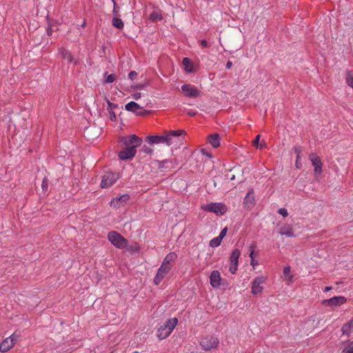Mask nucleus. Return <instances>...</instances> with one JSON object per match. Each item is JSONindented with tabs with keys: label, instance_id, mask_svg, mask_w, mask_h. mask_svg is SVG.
<instances>
[{
	"label": "nucleus",
	"instance_id": "052dcab7",
	"mask_svg": "<svg viewBox=\"0 0 353 353\" xmlns=\"http://www.w3.org/2000/svg\"><path fill=\"white\" fill-rule=\"evenodd\" d=\"M133 353H138L137 351L134 352Z\"/></svg>",
	"mask_w": 353,
	"mask_h": 353
},
{
	"label": "nucleus",
	"instance_id": "2f4dec72",
	"mask_svg": "<svg viewBox=\"0 0 353 353\" xmlns=\"http://www.w3.org/2000/svg\"><path fill=\"white\" fill-rule=\"evenodd\" d=\"M106 101L108 103V108H107L108 111L114 110V109L118 108L117 104L110 102L108 99H106Z\"/></svg>",
	"mask_w": 353,
	"mask_h": 353
},
{
	"label": "nucleus",
	"instance_id": "603ef678",
	"mask_svg": "<svg viewBox=\"0 0 353 353\" xmlns=\"http://www.w3.org/2000/svg\"><path fill=\"white\" fill-rule=\"evenodd\" d=\"M143 150H144V152H147V153H150V152H152L151 149H150V148H144V149H143Z\"/></svg>",
	"mask_w": 353,
	"mask_h": 353
},
{
	"label": "nucleus",
	"instance_id": "1a4fd4ad",
	"mask_svg": "<svg viewBox=\"0 0 353 353\" xmlns=\"http://www.w3.org/2000/svg\"><path fill=\"white\" fill-rule=\"evenodd\" d=\"M119 179L116 173L107 172L102 176L101 186L102 188H108L112 185Z\"/></svg>",
	"mask_w": 353,
	"mask_h": 353
},
{
	"label": "nucleus",
	"instance_id": "58836bf2",
	"mask_svg": "<svg viewBox=\"0 0 353 353\" xmlns=\"http://www.w3.org/2000/svg\"><path fill=\"white\" fill-rule=\"evenodd\" d=\"M137 73L135 72V71H131L129 74H128V77L129 79H130L131 80H134L137 78Z\"/></svg>",
	"mask_w": 353,
	"mask_h": 353
},
{
	"label": "nucleus",
	"instance_id": "bb28decb",
	"mask_svg": "<svg viewBox=\"0 0 353 353\" xmlns=\"http://www.w3.org/2000/svg\"><path fill=\"white\" fill-rule=\"evenodd\" d=\"M171 162L169 160H164L162 161H157V164L160 169H169L171 166L169 165Z\"/></svg>",
	"mask_w": 353,
	"mask_h": 353
},
{
	"label": "nucleus",
	"instance_id": "423d86ee",
	"mask_svg": "<svg viewBox=\"0 0 353 353\" xmlns=\"http://www.w3.org/2000/svg\"><path fill=\"white\" fill-rule=\"evenodd\" d=\"M202 209L207 212H214L216 215H223L227 212L226 206L221 203H211L202 206Z\"/></svg>",
	"mask_w": 353,
	"mask_h": 353
},
{
	"label": "nucleus",
	"instance_id": "f257e3e1",
	"mask_svg": "<svg viewBox=\"0 0 353 353\" xmlns=\"http://www.w3.org/2000/svg\"><path fill=\"white\" fill-rule=\"evenodd\" d=\"M121 142L125 146L118 154L121 160L132 159L137 153V148L142 143V139L135 134L124 137L121 139Z\"/></svg>",
	"mask_w": 353,
	"mask_h": 353
},
{
	"label": "nucleus",
	"instance_id": "a211bd4d",
	"mask_svg": "<svg viewBox=\"0 0 353 353\" xmlns=\"http://www.w3.org/2000/svg\"><path fill=\"white\" fill-rule=\"evenodd\" d=\"M341 331L343 335L349 336L353 332V316L343 325Z\"/></svg>",
	"mask_w": 353,
	"mask_h": 353
},
{
	"label": "nucleus",
	"instance_id": "7ed1b4c3",
	"mask_svg": "<svg viewBox=\"0 0 353 353\" xmlns=\"http://www.w3.org/2000/svg\"><path fill=\"white\" fill-rule=\"evenodd\" d=\"M310 161L313 166V179L312 181V189L317 190L318 187L323 178V163L321 159L316 154H310Z\"/></svg>",
	"mask_w": 353,
	"mask_h": 353
},
{
	"label": "nucleus",
	"instance_id": "5fc2aeb1",
	"mask_svg": "<svg viewBox=\"0 0 353 353\" xmlns=\"http://www.w3.org/2000/svg\"><path fill=\"white\" fill-rule=\"evenodd\" d=\"M188 115L192 117V116H194L195 115V112H188Z\"/></svg>",
	"mask_w": 353,
	"mask_h": 353
},
{
	"label": "nucleus",
	"instance_id": "a18cd8bd",
	"mask_svg": "<svg viewBox=\"0 0 353 353\" xmlns=\"http://www.w3.org/2000/svg\"><path fill=\"white\" fill-rule=\"evenodd\" d=\"M250 264L253 267V268H255L256 266L259 265V262L257 261H255L254 259H252V260H251Z\"/></svg>",
	"mask_w": 353,
	"mask_h": 353
},
{
	"label": "nucleus",
	"instance_id": "13d9d810",
	"mask_svg": "<svg viewBox=\"0 0 353 353\" xmlns=\"http://www.w3.org/2000/svg\"><path fill=\"white\" fill-rule=\"evenodd\" d=\"M91 129H87L86 133L88 134L89 131H90Z\"/></svg>",
	"mask_w": 353,
	"mask_h": 353
},
{
	"label": "nucleus",
	"instance_id": "4be33fe9",
	"mask_svg": "<svg viewBox=\"0 0 353 353\" xmlns=\"http://www.w3.org/2000/svg\"><path fill=\"white\" fill-rule=\"evenodd\" d=\"M59 53L63 59L68 60L69 62L72 61V57L68 50L64 48H61L59 49Z\"/></svg>",
	"mask_w": 353,
	"mask_h": 353
},
{
	"label": "nucleus",
	"instance_id": "cd10ccee",
	"mask_svg": "<svg viewBox=\"0 0 353 353\" xmlns=\"http://www.w3.org/2000/svg\"><path fill=\"white\" fill-rule=\"evenodd\" d=\"M345 81L347 85L353 89V73L351 71H348L345 74Z\"/></svg>",
	"mask_w": 353,
	"mask_h": 353
},
{
	"label": "nucleus",
	"instance_id": "412c9836",
	"mask_svg": "<svg viewBox=\"0 0 353 353\" xmlns=\"http://www.w3.org/2000/svg\"><path fill=\"white\" fill-rule=\"evenodd\" d=\"M176 259V254H174L173 252H170L165 256L162 264L172 267L171 262L174 261Z\"/></svg>",
	"mask_w": 353,
	"mask_h": 353
},
{
	"label": "nucleus",
	"instance_id": "0eeeda50",
	"mask_svg": "<svg viewBox=\"0 0 353 353\" xmlns=\"http://www.w3.org/2000/svg\"><path fill=\"white\" fill-rule=\"evenodd\" d=\"M219 343V339L212 336L203 337L200 342L202 348L205 350H211L216 347Z\"/></svg>",
	"mask_w": 353,
	"mask_h": 353
},
{
	"label": "nucleus",
	"instance_id": "e433bc0d",
	"mask_svg": "<svg viewBox=\"0 0 353 353\" xmlns=\"http://www.w3.org/2000/svg\"><path fill=\"white\" fill-rule=\"evenodd\" d=\"M227 230H228L227 228H225L219 233V235L218 236L219 237V239L221 240H222L225 237V236L226 235Z\"/></svg>",
	"mask_w": 353,
	"mask_h": 353
},
{
	"label": "nucleus",
	"instance_id": "f03ea898",
	"mask_svg": "<svg viewBox=\"0 0 353 353\" xmlns=\"http://www.w3.org/2000/svg\"><path fill=\"white\" fill-rule=\"evenodd\" d=\"M185 133L183 130H170L163 135H151L147 137L148 142L151 144H163L170 146L179 141V137Z\"/></svg>",
	"mask_w": 353,
	"mask_h": 353
},
{
	"label": "nucleus",
	"instance_id": "f704fd0d",
	"mask_svg": "<svg viewBox=\"0 0 353 353\" xmlns=\"http://www.w3.org/2000/svg\"><path fill=\"white\" fill-rule=\"evenodd\" d=\"M41 188L43 191L46 192L48 188V181L46 178H44L42 181Z\"/></svg>",
	"mask_w": 353,
	"mask_h": 353
},
{
	"label": "nucleus",
	"instance_id": "473e14b6",
	"mask_svg": "<svg viewBox=\"0 0 353 353\" xmlns=\"http://www.w3.org/2000/svg\"><path fill=\"white\" fill-rule=\"evenodd\" d=\"M115 79H116L115 74H111L107 75L105 81L107 83H111L114 82L115 81Z\"/></svg>",
	"mask_w": 353,
	"mask_h": 353
},
{
	"label": "nucleus",
	"instance_id": "a878e982",
	"mask_svg": "<svg viewBox=\"0 0 353 353\" xmlns=\"http://www.w3.org/2000/svg\"><path fill=\"white\" fill-rule=\"evenodd\" d=\"M183 64L185 67V70L188 72H192V61L190 59L185 57L183 59Z\"/></svg>",
	"mask_w": 353,
	"mask_h": 353
},
{
	"label": "nucleus",
	"instance_id": "bf43d9fd",
	"mask_svg": "<svg viewBox=\"0 0 353 353\" xmlns=\"http://www.w3.org/2000/svg\"><path fill=\"white\" fill-rule=\"evenodd\" d=\"M113 12H117V10H116V8H114Z\"/></svg>",
	"mask_w": 353,
	"mask_h": 353
},
{
	"label": "nucleus",
	"instance_id": "4468645a",
	"mask_svg": "<svg viewBox=\"0 0 353 353\" xmlns=\"http://www.w3.org/2000/svg\"><path fill=\"white\" fill-rule=\"evenodd\" d=\"M181 90L186 97L191 98L196 97L199 94V92L196 87L190 84L183 85Z\"/></svg>",
	"mask_w": 353,
	"mask_h": 353
},
{
	"label": "nucleus",
	"instance_id": "6e6552de",
	"mask_svg": "<svg viewBox=\"0 0 353 353\" xmlns=\"http://www.w3.org/2000/svg\"><path fill=\"white\" fill-rule=\"evenodd\" d=\"M347 301V299L343 296H336L328 299H324L322 304L325 307H338L342 305Z\"/></svg>",
	"mask_w": 353,
	"mask_h": 353
},
{
	"label": "nucleus",
	"instance_id": "2eb2a0df",
	"mask_svg": "<svg viewBox=\"0 0 353 353\" xmlns=\"http://www.w3.org/2000/svg\"><path fill=\"white\" fill-rule=\"evenodd\" d=\"M125 108L126 110L132 112L139 115L143 114V112H145V110H143V108L141 107L138 103L134 101H130L125 104Z\"/></svg>",
	"mask_w": 353,
	"mask_h": 353
},
{
	"label": "nucleus",
	"instance_id": "7c9ffc66",
	"mask_svg": "<svg viewBox=\"0 0 353 353\" xmlns=\"http://www.w3.org/2000/svg\"><path fill=\"white\" fill-rule=\"evenodd\" d=\"M221 241L219 236H216L210 241V246L212 248L218 247L221 244Z\"/></svg>",
	"mask_w": 353,
	"mask_h": 353
},
{
	"label": "nucleus",
	"instance_id": "aec40b11",
	"mask_svg": "<svg viewBox=\"0 0 353 353\" xmlns=\"http://www.w3.org/2000/svg\"><path fill=\"white\" fill-rule=\"evenodd\" d=\"M208 142L214 147L218 148L220 145V137L217 134L208 136Z\"/></svg>",
	"mask_w": 353,
	"mask_h": 353
},
{
	"label": "nucleus",
	"instance_id": "79ce46f5",
	"mask_svg": "<svg viewBox=\"0 0 353 353\" xmlns=\"http://www.w3.org/2000/svg\"><path fill=\"white\" fill-rule=\"evenodd\" d=\"M295 152L297 154V159H296V166L297 168H300V163H299V150L296 148L295 149Z\"/></svg>",
	"mask_w": 353,
	"mask_h": 353
},
{
	"label": "nucleus",
	"instance_id": "dca6fc26",
	"mask_svg": "<svg viewBox=\"0 0 353 353\" xmlns=\"http://www.w3.org/2000/svg\"><path fill=\"white\" fill-rule=\"evenodd\" d=\"M221 274L218 270H213L210 276V283L212 287L219 288L221 285Z\"/></svg>",
	"mask_w": 353,
	"mask_h": 353
},
{
	"label": "nucleus",
	"instance_id": "39448f33",
	"mask_svg": "<svg viewBox=\"0 0 353 353\" xmlns=\"http://www.w3.org/2000/svg\"><path fill=\"white\" fill-rule=\"evenodd\" d=\"M108 239L117 248L123 249L127 247V239H125L117 232H110L108 234Z\"/></svg>",
	"mask_w": 353,
	"mask_h": 353
},
{
	"label": "nucleus",
	"instance_id": "f3484780",
	"mask_svg": "<svg viewBox=\"0 0 353 353\" xmlns=\"http://www.w3.org/2000/svg\"><path fill=\"white\" fill-rule=\"evenodd\" d=\"M245 206L250 208L253 206L254 203V196L253 190H250L244 198L243 202Z\"/></svg>",
	"mask_w": 353,
	"mask_h": 353
},
{
	"label": "nucleus",
	"instance_id": "c03bdc74",
	"mask_svg": "<svg viewBox=\"0 0 353 353\" xmlns=\"http://www.w3.org/2000/svg\"><path fill=\"white\" fill-rule=\"evenodd\" d=\"M132 97L134 99L138 100L141 97V92H136L132 95Z\"/></svg>",
	"mask_w": 353,
	"mask_h": 353
},
{
	"label": "nucleus",
	"instance_id": "6ab92c4d",
	"mask_svg": "<svg viewBox=\"0 0 353 353\" xmlns=\"http://www.w3.org/2000/svg\"><path fill=\"white\" fill-rule=\"evenodd\" d=\"M279 232L282 236H286L288 237L294 236L292 229L289 225H284L281 227Z\"/></svg>",
	"mask_w": 353,
	"mask_h": 353
},
{
	"label": "nucleus",
	"instance_id": "4c0bfd02",
	"mask_svg": "<svg viewBox=\"0 0 353 353\" xmlns=\"http://www.w3.org/2000/svg\"><path fill=\"white\" fill-rule=\"evenodd\" d=\"M108 113L110 114V119L112 121H114L117 119L116 114L114 113V110L108 111Z\"/></svg>",
	"mask_w": 353,
	"mask_h": 353
},
{
	"label": "nucleus",
	"instance_id": "3c124183",
	"mask_svg": "<svg viewBox=\"0 0 353 353\" xmlns=\"http://www.w3.org/2000/svg\"><path fill=\"white\" fill-rule=\"evenodd\" d=\"M232 62L230 61H228L227 62V63H226V65H225L226 68L227 69H230L232 68Z\"/></svg>",
	"mask_w": 353,
	"mask_h": 353
},
{
	"label": "nucleus",
	"instance_id": "de8ad7c7",
	"mask_svg": "<svg viewBox=\"0 0 353 353\" xmlns=\"http://www.w3.org/2000/svg\"><path fill=\"white\" fill-rule=\"evenodd\" d=\"M128 199V196L127 195H123L121 196L118 200H117V201H125Z\"/></svg>",
	"mask_w": 353,
	"mask_h": 353
},
{
	"label": "nucleus",
	"instance_id": "37998d69",
	"mask_svg": "<svg viewBox=\"0 0 353 353\" xmlns=\"http://www.w3.org/2000/svg\"><path fill=\"white\" fill-rule=\"evenodd\" d=\"M201 153L208 158H212L211 154L205 149L201 150Z\"/></svg>",
	"mask_w": 353,
	"mask_h": 353
},
{
	"label": "nucleus",
	"instance_id": "393cba45",
	"mask_svg": "<svg viewBox=\"0 0 353 353\" xmlns=\"http://www.w3.org/2000/svg\"><path fill=\"white\" fill-rule=\"evenodd\" d=\"M171 269V266L165 265L163 264H161L160 268L158 270L157 273L161 275L162 276L165 277V276L169 272V271Z\"/></svg>",
	"mask_w": 353,
	"mask_h": 353
},
{
	"label": "nucleus",
	"instance_id": "8fccbe9b",
	"mask_svg": "<svg viewBox=\"0 0 353 353\" xmlns=\"http://www.w3.org/2000/svg\"><path fill=\"white\" fill-rule=\"evenodd\" d=\"M265 147H266V143L265 141H263L261 143L259 144L258 148H260L261 150Z\"/></svg>",
	"mask_w": 353,
	"mask_h": 353
},
{
	"label": "nucleus",
	"instance_id": "f8f14e48",
	"mask_svg": "<svg viewBox=\"0 0 353 353\" xmlns=\"http://www.w3.org/2000/svg\"><path fill=\"white\" fill-rule=\"evenodd\" d=\"M240 255H241V252L238 249H235L234 250H233L231 254V256L230 258V264L229 266V271L232 274H234L237 270L238 261H239V258Z\"/></svg>",
	"mask_w": 353,
	"mask_h": 353
},
{
	"label": "nucleus",
	"instance_id": "20e7f679",
	"mask_svg": "<svg viewBox=\"0 0 353 353\" xmlns=\"http://www.w3.org/2000/svg\"><path fill=\"white\" fill-rule=\"evenodd\" d=\"M178 323L176 318L168 319L164 323L159 324L157 329V336L160 340L165 339L170 335Z\"/></svg>",
	"mask_w": 353,
	"mask_h": 353
},
{
	"label": "nucleus",
	"instance_id": "c756f323",
	"mask_svg": "<svg viewBox=\"0 0 353 353\" xmlns=\"http://www.w3.org/2000/svg\"><path fill=\"white\" fill-rule=\"evenodd\" d=\"M162 16L161 14L158 12H153L150 15V19L152 21H157L161 20Z\"/></svg>",
	"mask_w": 353,
	"mask_h": 353
},
{
	"label": "nucleus",
	"instance_id": "c85d7f7f",
	"mask_svg": "<svg viewBox=\"0 0 353 353\" xmlns=\"http://www.w3.org/2000/svg\"><path fill=\"white\" fill-rule=\"evenodd\" d=\"M112 26L118 29H122L124 26V24L121 19L114 17L112 19Z\"/></svg>",
	"mask_w": 353,
	"mask_h": 353
},
{
	"label": "nucleus",
	"instance_id": "49530a36",
	"mask_svg": "<svg viewBox=\"0 0 353 353\" xmlns=\"http://www.w3.org/2000/svg\"><path fill=\"white\" fill-rule=\"evenodd\" d=\"M201 46H202L203 48H208V47H209L208 43V42H207L205 40H201Z\"/></svg>",
	"mask_w": 353,
	"mask_h": 353
},
{
	"label": "nucleus",
	"instance_id": "9b49d317",
	"mask_svg": "<svg viewBox=\"0 0 353 353\" xmlns=\"http://www.w3.org/2000/svg\"><path fill=\"white\" fill-rule=\"evenodd\" d=\"M18 336L16 333H13L11 336L4 339L0 344V352H6L12 348L17 341Z\"/></svg>",
	"mask_w": 353,
	"mask_h": 353
},
{
	"label": "nucleus",
	"instance_id": "09e8293b",
	"mask_svg": "<svg viewBox=\"0 0 353 353\" xmlns=\"http://www.w3.org/2000/svg\"><path fill=\"white\" fill-rule=\"evenodd\" d=\"M254 246L252 247V250H251L250 253V255L249 256L250 257L251 260H252V259H254Z\"/></svg>",
	"mask_w": 353,
	"mask_h": 353
},
{
	"label": "nucleus",
	"instance_id": "5701e85b",
	"mask_svg": "<svg viewBox=\"0 0 353 353\" xmlns=\"http://www.w3.org/2000/svg\"><path fill=\"white\" fill-rule=\"evenodd\" d=\"M343 353H353V341H347L343 348Z\"/></svg>",
	"mask_w": 353,
	"mask_h": 353
},
{
	"label": "nucleus",
	"instance_id": "c9c22d12",
	"mask_svg": "<svg viewBox=\"0 0 353 353\" xmlns=\"http://www.w3.org/2000/svg\"><path fill=\"white\" fill-rule=\"evenodd\" d=\"M278 212L283 217H286L288 216V210L284 208H279Z\"/></svg>",
	"mask_w": 353,
	"mask_h": 353
},
{
	"label": "nucleus",
	"instance_id": "ea45409f",
	"mask_svg": "<svg viewBox=\"0 0 353 353\" xmlns=\"http://www.w3.org/2000/svg\"><path fill=\"white\" fill-rule=\"evenodd\" d=\"M259 141H260V135L259 134L256 137L255 139L253 141V145L254 146H256V148H259Z\"/></svg>",
	"mask_w": 353,
	"mask_h": 353
},
{
	"label": "nucleus",
	"instance_id": "a19ab883",
	"mask_svg": "<svg viewBox=\"0 0 353 353\" xmlns=\"http://www.w3.org/2000/svg\"><path fill=\"white\" fill-rule=\"evenodd\" d=\"M323 208L320 205L316 206L313 208L312 213L315 214L316 212H319V211H322Z\"/></svg>",
	"mask_w": 353,
	"mask_h": 353
},
{
	"label": "nucleus",
	"instance_id": "b1692460",
	"mask_svg": "<svg viewBox=\"0 0 353 353\" xmlns=\"http://www.w3.org/2000/svg\"><path fill=\"white\" fill-rule=\"evenodd\" d=\"M125 248H127V250L128 252H130L131 253H134V252H137L139 251L140 246L138 243L134 242L129 245L127 244V247Z\"/></svg>",
	"mask_w": 353,
	"mask_h": 353
},
{
	"label": "nucleus",
	"instance_id": "72a5a7b5",
	"mask_svg": "<svg viewBox=\"0 0 353 353\" xmlns=\"http://www.w3.org/2000/svg\"><path fill=\"white\" fill-rule=\"evenodd\" d=\"M163 278H164L163 276H162L161 275H160L159 274L157 273L154 279V284L159 285L161 283V281L163 280Z\"/></svg>",
	"mask_w": 353,
	"mask_h": 353
},
{
	"label": "nucleus",
	"instance_id": "6e6d98bb",
	"mask_svg": "<svg viewBox=\"0 0 353 353\" xmlns=\"http://www.w3.org/2000/svg\"><path fill=\"white\" fill-rule=\"evenodd\" d=\"M230 180H234L235 179V176L234 175H232V176H230Z\"/></svg>",
	"mask_w": 353,
	"mask_h": 353
},
{
	"label": "nucleus",
	"instance_id": "4d7b16f0",
	"mask_svg": "<svg viewBox=\"0 0 353 353\" xmlns=\"http://www.w3.org/2000/svg\"><path fill=\"white\" fill-rule=\"evenodd\" d=\"M85 21H83V23L81 25V27L83 28V27H85Z\"/></svg>",
	"mask_w": 353,
	"mask_h": 353
},
{
	"label": "nucleus",
	"instance_id": "864d4df0",
	"mask_svg": "<svg viewBox=\"0 0 353 353\" xmlns=\"http://www.w3.org/2000/svg\"><path fill=\"white\" fill-rule=\"evenodd\" d=\"M331 289H332V287H331V286H327V287H325V290H324V291H325V292H329V291H330V290H331Z\"/></svg>",
	"mask_w": 353,
	"mask_h": 353
},
{
	"label": "nucleus",
	"instance_id": "9d476101",
	"mask_svg": "<svg viewBox=\"0 0 353 353\" xmlns=\"http://www.w3.org/2000/svg\"><path fill=\"white\" fill-rule=\"evenodd\" d=\"M266 277L264 276H260L256 277L252 283V293L254 295L259 294L262 292L263 290V285L266 281Z\"/></svg>",
	"mask_w": 353,
	"mask_h": 353
},
{
	"label": "nucleus",
	"instance_id": "ddd939ff",
	"mask_svg": "<svg viewBox=\"0 0 353 353\" xmlns=\"http://www.w3.org/2000/svg\"><path fill=\"white\" fill-rule=\"evenodd\" d=\"M295 275L292 272L290 265H285L283 270V274L281 276L282 280L285 282L288 285H291L294 281Z\"/></svg>",
	"mask_w": 353,
	"mask_h": 353
}]
</instances>
